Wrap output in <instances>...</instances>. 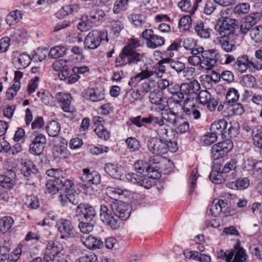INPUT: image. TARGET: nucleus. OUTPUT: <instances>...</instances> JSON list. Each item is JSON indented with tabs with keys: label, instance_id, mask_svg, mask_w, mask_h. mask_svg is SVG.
Wrapping results in <instances>:
<instances>
[{
	"label": "nucleus",
	"instance_id": "nucleus-55",
	"mask_svg": "<svg viewBox=\"0 0 262 262\" xmlns=\"http://www.w3.org/2000/svg\"><path fill=\"white\" fill-rule=\"evenodd\" d=\"M20 87V83L19 81L14 82L12 86L9 88L6 92V97L8 99H12L16 95V92L19 90Z\"/></svg>",
	"mask_w": 262,
	"mask_h": 262
},
{
	"label": "nucleus",
	"instance_id": "nucleus-59",
	"mask_svg": "<svg viewBox=\"0 0 262 262\" xmlns=\"http://www.w3.org/2000/svg\"><path fill=\"white\" fill-rule=\"evenodd\" d=\"M217 139V136L212 132H211L203 136L201 138V141L205 145H209L215 142Z\"/></svg>",
	"mask_w": 262,
	"mask_h": 262
},
{
	"label": "nucleus",
	"instance_id": "nucleus-57",
	"mask_svg": "<svg viewBox=\"0 0 262 262\" xmlns=\"http://www.w3.org/2000/svg\"><path fill=\"white\" fill-rule=\"evenodd\" d=\"M94 131L98 137L102 139L106 140L110 138L108 132L102 124L98 125Z\"/></svg>",
	"mask_w": 262,
	"mask_h": 262
},
{
	"label": "nucleus",
	"instance_id": "nucleus-56",
	"mask_svg": "<svg viewBox=\"0 0 262 262\" xmlns=\"http://www.w3.org/2000/svg\"><path fill=\"white\" fill-rule=\"evenodd\" d=\"M185 94L181 91H177V93L172 94V98L173 99V104L176 105L177 108L183 109L181 102L184 98Z\"/></svg>",
	"mask_w": 262,
	"mask_h": 262
},
{
	"label": "nucleus",
	"instance_id": "nucleus-30",
	"mask_svg": "<svg viewBox=\"0 0 262 262\" xmlns=\"http://www.w3.org/2000/svg\"><path fill=\"white\" fill-rule=\"evenodd\" d=\"M220 167V165L214 166L209 174L210 180L215 184H221L226 180L224 172H222Z\"/></svg>",
	"mask_w": 262,
	"mask_h": 262
},
{
	"label": "nucleus",
	"instance_id": "nucleus-17",
	"mask_svg": "<svg viewBox=\"0 0 262 262\" xmlns=\"http://www.w3.org/2000/svg\"><path fill=\"white\" fill-rule=\"evenodd\" d=\"M80 180L89 184H98L100 182L101 177L95 170L91 171L89 168H84L82 169V174L80 177Z\"/></svg>",
	"mask_w": 262,
	"mask_h": 262
},
{
	"label": "nucleus",
	"instance_id": "nucleus-53",
	"mask_svg": "<svg viewBox=\"0 0 262 262\" xmlns=\"http://www.w3.org/2000/svg\"><path fill=\"white\" fill-rule=\"evenodd\" d=\"M24 201L26 206L31 209H37L39 206L38 199L35 196H27Z\"/></svg>",
	"mask_w": 262,
	"mask_h": 262
},
{
	"label": "nucleus",
	"instance_id": "nucleus-24",
	"mask_svg": "<svg viewBox=\"0 0 262 262\" xmlns=\"http://www.w3.org/2000/svg\"><path fill=\"white\" fill-rule=\"evenodd\" d=\"M228 123L225 119H220L214 121L211 125L210 130L217 136H221L222 138H226Z\"/></svg>",
	"mask_w": 262,
	"mask_h": 262
},
{
	"label": "nucleus",
	"instance_id": "nucleus-63",
	"mask_svg": "<svg viewBox=\"0 0 262 262\" xmlns=\"http://www.w3.org/2000/svg\"><path fill=\"white\" fill-rule=\"evenodd\" d=\"M90 221V222H81L79 224V228L81 232L84 234H88L93 230V224Z\"/></svg>",
	"mask_w": 262,
	"mask_h": 262
},
{
	"label": "nucleus",
	"instance_id": "nucleus-31",
	"mask_svg": "<svg viewBox=\"0 0 262 262\" xmlns=\"http://www.w3.org/2000/svg\"><path fill=\"white\" fill-rule=\"evenodd\" d=\"M79 9V7L77 5H66L63 6L55 13V16L59 19H62L66 15L77 12Z\"/></svg>",
	"mask_w": 262,
	"mask_h": 262
},
{
	"label": "nucleus",
	"instance_id": "nucleus-64",
	"mask_svg": "<svg viewBox=\"0 0 262 262\" xmlns=\"http://www.w3.org/2000/svg\"><path fill=\"white\" fill-rule=\"evenodd\" d=\"M39 81L40 78L38 76H35L34 78L30 80L27 86V92L28 94H31L35 92L38 85Z\"/></svg>",
	"mask_w": 262,
	"mask_h": 262
},
{
	"label": "nucleus",
	"instance_id": "nucleus-29",
	"mask_svg": "<svg viewBox=\"0 0 262 262\" xmlns=\"http://www.w3.org/2000/svg\"><path fill=\"white\" fill-rule=\"evenodd\" d=\"M194 29L201 38H208L210 36L211 29L206 26L202 20H198L194 23Z\"/></svg>",
	"mask_w": 262,
	"mask_h": 262
},
{
	"label": "nucleus",
	"instance_id": "nucleus-41",
	"mask_svg": "<svg viewBox=\"0 0 262 262\" xmlns=\"http://www.w3.org/2000/svg\"><path fill=\"white\" fill-rule=\"evenodd\" d=\"M149 101L154 104L159 105V108L161 110H164L165 105H162L161 102L163 100L161 93L159 92H151L149 95Z\"/></svg>",
	"mask_w": 262,
	"mask_h": 262
},
{
	"label": "nucleus",
	"instance_id": "nucleus-7",
	"mask_svg": "<svg viewBox=\"0 0 262 262\" xmlns=\"http://www.w3.org/2000/svg\"><path fill=\"white\" fill-rule=\"evenodd\" d=\"M106 37V34L104 32L95 30L90 32L84 41L85 48L95 49L100 43V42Z\"/></svg>",
	"mask_w": 262,
	"mask_h": 262
},
{
	"label": "nucleus",
	"instance_id": "nucleus-51",
	"mask_svg": "<svg viewBox=\"0 0 262 262\" xmlns=\"http://www.w3.org/2000/svg\"><path fill=\"white\" fill-rule=\"evenodd\" d=\"M105 16V13L101 9H94L90 12L89 19L92 21H95L96 20H101Z\"/></svg>",
	"mask_w": 262,
	"mask_h": 262
},
{
	"label": "nucleus",
	"instance_id": "nucleus-20",
	"mask_svg": "<svg viewBox=\"0 0 262 262\" xmlns=\"http://www.w3.org/2000/svg\"><path fill=\"white\" fill-rule=\"evenodd\" d=\"M81 241L89 249H100L103 245V242L91 235L85 234L81 236Z\"/></svg>",
	"mask_w": 262,
	"mask_h": 262
},
{
	"label": "nucleus",
	"instance_id": "nucleus-61",
	"mask_svg": "<svg viewBox=\"0 0 262 262\" xmlns=\"http://www.w3.org/2000/svg\"><path fill=\"white\" fill-rule=\"evenodd\" d=\"M210 210L211 214L214 216H217L222 213L220 200L215 199L213 201L210 206Z\"/></svg>",
	"mask_w": 262,
	"mask_h": 262
},
{
	"label": "nucleus",
	"instance_id": "nucleus-34",
	"mask_svg": "<svg viewBox=\"0 0 262 262\" xmlns=\"http://www.w3.org/2000/svg\"><path fill=\"white\" fill-rule=\"evenodd\" d=\"M251 134L252 136L253 144L258 147H261L262 126L259 125H255Z\"/></svg>",
	"mask_w": 262,
	"mask_h": 262
},
{
	"label": "nucleus",
	"instance_id": "nucleus-62",
	"mask_svg": "<svg viewBox=\"0 0 262 262\" xmlns=\"http://www.w3.org/2000/svg\"><path fill=\"white\" fill-rule=\"evenodd\" d=\"M241 83L247 88H252L255 83V78L251 75H245L242 77Z\"/></svg>",
	"mask_w": 262,
	"mask_h": 262
},
{
	"label": "nucleus",
	"instance_id": "nucleus-40",
	"mask_svg": "<svg viewBox=\"0 0 262 262\" xmlns=\"http://www.w3.org/2000/svg\"><path fill=\"white\" fill-rule=\"evenodd\" d=\"M221 212L225 216L233 215L235 210L231 207V203L229 201L220 199Z\"/></svg>",
	"mask_w": 262,
	"mask_h": 262
},
{
	"label": "nucleus",
	"instance_id": "nucleus-15",
	"mask_svg": "<svg viewBox=\"0 0 262 262\" xmlns=\"http://www.w3.org/2000/svg\"><path fill=\"white\" fill-rule=\"evenodd\" d=\"M11 58L13 64L17 69H24L31 63V58L28 55L21 54L18 51L12 53Z\"/></svg>",
	"mask_w": 262,
	"mask_h": 262
},
{
	"label": "nucleus",
	"instance_id": "nucleus-3",
	"mask_svg": "<svg viewBox=\"0 0 262 262\" xmlns=\"http://www.w3.org/2000/svg\"><path fill=\"white\" fill-rule=\"evenodd\" d=\"M143 56L136 50L129 49V47H124L119 56L116 59V67H122L128 64L134 66L143 60Z\"/></svg>",
	"mask_w": 262,
	"mask_h": 262
},
{
	"label": "nucleus",
	"instance_id": "nucleus-23",
	"mask_svg": "<svg viewBox=\"0 0 262 262\" xmlns=\"http://www.w3.org/2000/svg\"><path fill=\"white\" fill-rule=\"evenodd\" d=\"M82 97L93 102H97L104 99V93L98 90L94 89H88L82 92Z\"/></svg>",
	"mask_w": 262,
	"mask_h": 262
},
{
	"label": "nucleus",
	"instance_id": "nucleus-39",
	"mask_svg": "<svg viewBox=\"0 0 262 262\" xmlns=\"http://www.w3.org/2000/svg\"><path fill=\"white\" fill-rule=\"evenodd\" d=\"M178 7L182 11L188 12L190 15H193L196 11V6L191 5L190 0H181L178 3Z\"/></svg>",
	"mask_w": 262,
	"mask_h": 262
},
{
	"label": "nucleus",
	"instance_id": "nucleus-45",
	"mask_svg": "<svg viewBox=\"0 0 262 262\" xmlns=\"http://www.w3.org/2000/svg\"><path fill=\"white\" fill-rule=\"evenodd\" d=\"M128 19L136 27H145V18L142 15L132 14L128 17Z\"/></svg>",
	"mask_w": 262,
	"mask_h": 262
},
{
	"label": "nucleus",
	"instance_id": "nucleus-33",
	"mask_svg": "<svg viewBox=\"0 0 262 262\" xmlns=\"http://www.w3.org/2000/svg\"><path fill=\"white\" fill-rule=\"evenodd\" d=\"M62 180L60 179L49 180L46 183V191L48 193L55 194L62 189Z\"/></svg>",
	"mask_w": 262,
	"mask_h": 262
},
{
	"label": "nucleus",
	"instance_id": "nucleus-44",
	"mask_svg": "<svg viewBox=\"0 0 262 262\" xmlns=\"http://www.w3.org/2000/svg\"><path fill=\"white\" fill-rule=\"evenodd\" d=\"M261 166H262L261 162H255V161L253 159H248L244 161L243 169L248 171L254 169H261Z\"/></svg>",
	"mask_w": 262,
	"mask_h": 262
},
{
	"label": "nucleus",
	"instance_id": "nucleus-38",
	"mask_svg": "<svg viewBox=\"0 0 262 262\" xmlns=\"http://www.w3.org/2000/svg\"><path fill=\"white\" fill-rule=\"evenodd\" d=\"M23 12L20 10H15L9 12L7 15L6 22L9 25L18 23L22 18Z\"/></svg>",
	"mask_w": 262,
	"mask_h": 262
},
{
	"label": "nucleus",
	"instance_id": "nucleus-58",
	"mask_svg": "<svg viewBox=\"0 0 262 262\" xmlns=\"http://www.w3.org/2000/svg\"><path fill=\"white\" fill-rule=\"evenodd\" d=\"M175 127L177 133L184 134L188 130L189 125L187 121L180 118L178 121L177 125Z\"/></svg>",
	"mask_w": 262,
	"mask_h": 262
},
{
	"label": "nucleus",
	"instance_id": "nucleus-9",
	"mask_svg": "<svg viewBox=\"0 0 262 262\" xmlns=\"http://www.w3.org/2000/svg\"><path fill=\"white\" fill-rule=\"evenodd\" d=\"M219 57V53L216 49L204 50L202 52V68L205 70L211 69L216 63Z\"/></svg>",
	"mask_w": 262,
	"mask_h": 262
},
{
	"label": "nucleus",
	"instance_id": "nucleus-32",
	"mask_svg": "<svg viewBox=\"0 0 262 262\" xmlns=\"http://www.w3.org/2000/svg\"><path fill=\"white\" fill-rule=\"evenodd\" d=\"M249 185V180L247 178H240L234 182H229L226 183V186L228 188L239 190L246 189Z\"/></svg>",
	"mask_w": 262,
	"mask_h": 262
},
{
	"label": "nucleus",
	"instance_id": "nucleus-50",
	"mask_svg": "<svg viewBox=\"0 0 262 262\" xmlns=\"http://www.w3.org/2000/svg\"><path fill=\"white\" fill-rule=\"evenodd\" d=\"M239 94L237 90L230 88L226 94V98L229 103H234L238 101Z\"/></svg>",
	"mask_w": 262,
	"mask_h": 262
},
{
	"label": "nucleus",
	"instance_id": "nucleus-49",
	"mask_svg": "<svg viewBox=\"0 0 262 262\" xmlns=\"http://www.w3.org/2000/svg\"><path fill=\"white\" fill-rule=\"evenodd\" d=\"M183 110L186 114L189 115L194 119L198 120L201 118V113L194 105H191L190 107H184Z\"/></svg>",
	"mask_w": 262,
	"mask_h": 262
},
{
	"label": "nucleus",
	"instance_id": "nucleus-8",
	"mask_svg": "<svg viewBox=\"0 0 262 262\" xmlns=\"http://www.w3.org/2000/svg\"><path fill=\"white\" fill-rule=\"evenodd\" d=\"M55 228L62 239H68L74 235V229L72 222L67 219H60L56 223Z\"/></svg>",
	"mask_w": 262,
	"mask_h": 262
},
{
	"label": "nucleus",
	"instance_id": "nucleus-5",
	"mask_svg": "<svg viewBox=\"0 0 262 262\" xmlns=\"http://www.w3.org/2000/svg\"><path fill=\"white\" fill-rule=\"evenodd\" d=\"M141 35L146 40L147 47L150 49H155L165 44V38L155 34L152 29H145Z\"/></svg>",
	"mask_w": 262,
	"mask_h": 262
},
{
	"label": "nucleus",
	"instance_id": "nucleus-43",
	"mask_svg": "<svg viewBox=\"0 0 262 262\" xmlns=\"http://www.w3.org/2000/svg\"><path fill=\"white\" fill-rule=\"evenodd\" d=\"M13 219L10 216H5L0 220V230L3 233L9 231L13 224Z\"/></svg>",
	"mask_w": 262,
	"mask_h": 262
},
{
	"label": "nucleus",
	"instance_id": "nucleus-1",
	"mask_svg": "<svg viewBox=\"0 0 262 262\" xmlns=\"http://www.w3.org/2000/svg\"><path fill=\"white\" fill-rule=\"evenodd\" d=\"M226 11H221V17L216 21L214 29L218 34L216 38L217 43L225 52H231L236 48L235 39L237 37L236 30L238 25L235 19L224 15Z\"/></svg>",
	"mask_w": 262,
	"mask_h": 262
},
{
	"label": "nucleus",
	"instance_id": "nucleus-22",
	"mask_svg": "<svg viewBox=\"0 0 262 262\" xmlns=\"http://www.w3.org/2000/svg\"><path fill=\"white\" fill-rule=\"evenodd\" d=\"M58 198L62 206L66 205L68 202L74 205H76L78 204L80 201L79 195L75 192L74 190L67 191L66 193H62L61 192Z\"/></svg>",
	"mask_w": 262,
	"mask_h": 262
},
{
	"label": "nucleus",
	"instance_id": "nucleus-13",
	"mask_svg": "<svg viewBox=\"0 0 262 262\" xmlns=\"http://www.w3.org/2000/svg\"><path fill=\"white\" fill-rule=\"evenodd\" d=\"M63 249V246L60 243L55 241L49 242L47 244L44 258L47 261L54 260Z\"/></svg>",
	"mask_w": 262,
	"mask_h": 262
},
{
	"label": "nucleus",
	"instance_id": "nucleus-2",
	"mask_svg": "<svg viewBox=\"0 0 262 262\" xmlns=\"http://www.w3.org/2000/svg\"><path fill=\"white\" fill-rule=\"evenodd\" d=\"M112 211L115 216L122 220H127L131 213V206L125 203L114 201L108 204L101 205L100 207V216L101 220L112 228L116 229L119 225L118 220L114 219L111 214Z\"/></svg>",
	"mask_w": 262,
	"mask_h": 262
},
{
	"label": "nucleus",
	"instance_id": "nucleus-18",
	"mask_svg": "<svg viewBox=\"0 0 262 262\" xmlns=\"http://www.w3.org/2000/svg\"><path fill=\"white\" fill-rule=\"evenodd\" d=\"M55 98L64 112H71L72 111L71 106L72 97L69 94L58 92L55 95Z\"/></svg>",
	"mask_w": 262,
	"mask_h": 262
},
{
	"label": "nucleus",
	"instance_id": "nucleus-42",
	"mask_svg": "<svg viewBox=\"0 0 262 262\" xmlns=\"http://www.w3.org/2000/svg\"><path fill=\"white\" fill-rule=\"evenodd\" d=\"M125 143L130 152L137 151L141 147L139 141L134 137H130L127 138L125 140Z\"/></svg>",
	"mask_w": 262,
	"mask_h": 262
},
{
	"label": "nucleus",
	"instance_id": "nucleus-12",
	"mask_svg": "<svg viewBox=\"0 0 262 262\" xmlns=\"http://www.w3.org/2000/svg\"><path fill=\"white\" fill-rule=\"evenodd\" d=\"M147 146L149 151L156 155L166 154V143L158 138H150L147 141Z\"/></svg>",
	"mask_w": 262,
	"mask_h": 262
},
{
	"label": "nucleus",
	"instance_id": "nucleus-27",
	"mask_svg": "<svg viewBox=\"0 0 262 262\" xmlns=\"http://www.w3.org/2000/svg\"><path fill=\"white\" fill-rule=\"evenodd\" d=\"M104 169L108 174L115 179L120 178L122 173L121 166L116 163H106Z\"/></svg>",
	"mask_w": 262,
	"mask_h": 262
},
{
	"label": "nucleus",
	"instance_id": "nucleus-46",
	"mask_svg": "<svg viewBox=\"0 0 262 262\" xmlns=\"http://www.w3.org/2000/svg\"><path fill=\"white\" fill-rule=\"evenodd\" d=\"M250 37L255 42H262V26H257L250 30Z\"/></svg>",
	"mask_w": 262,
	"mask_h": 262
},
{
	"label": "nucleus",
	"instance_id": "nucleus-36",
	"mask_svg": "<svg viewBox=\"0 0 262 262\" xmlns=\"http://www.w3.org/2000/svg\"><path fill=\"white\" fill-rule=\"evenodd\" d=\"M46 128L49 136L58 137V135L60 130V126L57 121L55 120L50 121L46 125Z\"/></svg>",
	"mask_w": 262,
	"mask_h": 262
},
{
	"label": "nucleus",
	"instance_id": "nucleus-48",
	"mask_svg": "<svg viewBox=\"0 0 262 262\" xmlns=\"http://www.w3.org/2000/svg\"><path fill=\"white\" fill-rule=\"evenodd\" d=\"M239 132V124L235 121L231 122L229 123L228 128H227L226 133V137L229 135L230 137L233 138L236 137Z\"/></svg>",
	"mask_w": 262,
	"mask_h": 262
},
{
	"label": "nucleus",
	"instance_id": "nucleus-10",
	"mask_svg": "<svg viewBox=\"0 0 262 262\" xmlns=\"http://www.w3.org/2000/svg\"><path fill=\"white\" fill-rule=\"evenodd\" d=\"M197 98L200 103L207 105L208 110L210 112L214 111L218 104L217 100L207 90L200 91L197 95Z\"/></svg>",
	"mask_w": 262,
	"mask_h": 262
},
{
	"label": "nucleus",
	"instance_id": "nucleus-4",
	"mask_svg": "<svg viewBox=\"0 0 262 262\" xmlns=\"http://www.w3.org/2000/svg\"><path fill=\"white\" fill-rule=\"evenodd\" d=\"M219 259L225 260L226 262H244L246 260L248 255L245 250L236 244L233 248L229 251H224L221 250L217 253Z\"/></svg>",
	"mask_w": 262,
	"mask_h": 262
},
{
	"label": "nucleus",
	"instance_id": "nucleus-11",
	"mask_svg": "<svg viewBox=\"0 0 262 262\" xmlns=\"http://www.w3.org/2000/svg\"><path fill=\"white\" fill-rule=\"evenodd\" d=\"M135 170L139 173H143L145 170L147 176L152 179H158L161 174L156 171L157 167L148 166V164L143 160H138L134 164Z\"/></svg>",
	"mask_w": 262,
	"mask_h": 262
},
{
	"label": "nucleus",
	"instance_id": "nucleus-52",
	"mask_svg": "<svg viewBox=\"0 0 262 262\" xmlns=\"http://www.w3.org/2000/svg\"><path fill=\"white\" fill-rule=\"evenodd\" d=\"M190 15V14L184 15L179 20V27L184 31L188 30L191 27L192 19Z\"/></svg>",
	"mask_w": 262,
	"mask_h": 262
},
{
	"label": "nucleus",
	"instance_id": "nucleus-25",
	"mask_svg": "<svg viewBox=\"0 0 262 262\" xmlns=\"http://www.w3.org/2000/svg\"><path fill=\"white\" fill-rule=\"evenodd\" d=\"M201 89L200 84L196 80H193L188 83H182V92L185 95L193 97V95H198V92Z\"/></svg>",
	"mask_w": 262,
	"mask_h": 262
},
{
	"label": "nucleus",
	"instance_id": "nucleus-14",
	"mask_svg": "<svg viewBox=\"0 0 262 262\" xmlns=\"http://www.w3.org/2000/svg\"><path fill=\"white\" fill-rule=\"evenodd\" d=\"M53 150L54 154L57 157L66 159L69 156L70 154L67 149V141L60 137L54 140Z\"/></svg>",
	"mask_w": 262,
	"mask_h": 262
},
{
	"label": "nucleus",
	"instance_id": "nucleus-6",
	"mask_svg": "<svg viewBox=\"0 0 262 262\" xmlns=\"http://www.w3.org/2000/svg\"><path fill=\"white\" fill-rule=\"evenodd\" d=\"M233 145L230 139L225 140L214 144L211 147V156L214 160L226 156L233 148Z\"/></svg>",
	"mask_w": 262,
	"mask_h": 262
},
{
	"label": "nucleus",
	"instance_id": "nucleus-26",
	"mask_svg": "<svg viewBox=\"0 0 262 262\" xmlns=\"http://www.w3.org/2000/svg\"><path fill=\"white\" fill-rule=\"evenodd\" d=\"M21 165V173L28 179L32 177L38 171V169L30 160H25L23 161Z\"/></svg>",
	"mask_w": 262,
	"mask_h": 262
},
{
	"label": "nucleus",
	"instance_id": "nucleus-21",
	"mask_svg": "<svg viewBox=\"0 0 262 262\" xmlns=\"http://www.w3.org/2000/svg\"><path fill=\"white\" fill-rule=\"evenodd\" d=\"M163 110L164 111L161 113V115L166 122L172 126H177L178 121L181 118L178 116V112H175L178 111V108L174 110L173 107H171Z\"/></svg>",
	"mask_w": 262,
	"mask_h": 262
},
{
	"label": "nucleus",
	"instance_id": "nucleus-28",
	"mask_svg": "<svg viewBox=\"0 0 262 262\" xmlns=\"http://www.w3.org/2000/svg\"><path fill=\"white\" fill-rule=\"evenodd\" d=\"M249 57L247 55L238 56L233 63V68L241 73H245L249 69Z\"/></svg>",
	"mask_w": 262,
	"mask_h": 262
},
{
	"label": "nucleus",
	"instance_id": "nucleus-47",
	"mask_svg": "<svg viewBox=\"0 0 262 262\" xmlns=\"http://www.w3.org/2000/svg\"><path fill=\"white\" fill-rule=\"evenodd\" d=\"M255 23L253 17H248L244 22L241 25L240 31L241 33L245 35L253 28V25Z\"/></svg>",
	"mask_w": 262,
	"mask_h": 262
},
{
	"label": "nucleus",
	"instance_id": "nucleus-35",
	"mask_svg": "<svg viewBox=\"0 0 262 262\" xmlns=\"http://www.w3.org/2000/svg\"><path fill=\"white\" fill-rule=\"evenodd\" d=\"M126 190H123L119 188L107 187L106 194L112 199L117 201L118 199H122L125 196V192Z\"/></svg>",
	"mask_w": 262,
	"mask_h": 262
},
{
	"label": "nucleus",
	"instance_id": "nucleus-60",
	"mask_svg": "<svg viewBox=\"0 0 262 262\" xmlns=\"http://www.w3.org/2000/svg\"><path fill=\"white\" fill-rule=\"evenodd\" d=\"M155 85V81L150 79L142 83L140 90L142 91L144 95L145 96L147 93L151 92L152 89L154 88Z\"/></svg>",
	"mask_w": 262,
	"mask_h": 262
},
{
	"label": "nucleus",
	"instance_id": "nucleus-37",
	"mask_svg": "<svg viewBox=\"0 0 262 262\" xmlns=\"http://www.w3.org/2000/svg\"><path fill=\"white\" fill-rule=\"evenodd\" d=\"M67 48L64 46H58L52 48L49 53V56L52 58L57 59L66 55Z\"/></svg>",
	"mask_w": 262,
	"mask_h": 262
},
{
	"label": "nucleus",
	"instance_id": "nucleus-54",
	"mask_svg": "<svg viewBox=\"0 0 262 262\" xmlns=\"http://www.w3.org/2000/svg\"><path fill=\"white\" fill-rule=\"evenodd\" d=\"M198 177V171L196 169H194L188 180L189 194L192 193L195 188Z\"/></svg>",
	"mask_w": 262,
	"mask_h": 262
},
{
	"label": "nucleus",
	"instance_id": "nucleus-16",
	"mask_svg": "<svg viewBox=\"0 0 262 262\" xmlns=\"http://www.w3.org/2000/svg\"><path fill=\"white\" fill-rule=\"evenodd\" d=\"M47 143L46 137L45 135L39 134L33 139L30 145V151L36 155H40Z\"/></svg>",
	"mask_w": 262,
	"mask_h": 262
},
{
	"label": "nucleus",
	"instance_id": "nucleus-19",
	"mask_svg": "<svg viewBox=\"0 0 262 262\" xmlns=\"http://www.w3.org/2000/svg\"><path fill=\"white\" fill-rule=\"evenodd\" d=\"M76 213L77 215H83L86 220L92 221L93 218L96 215L94 208L88 204L81 203L79 204L76 209Z\"/></svg>",
	"mask_w": 262,
	"mask_h": 262
}]
</instances>
